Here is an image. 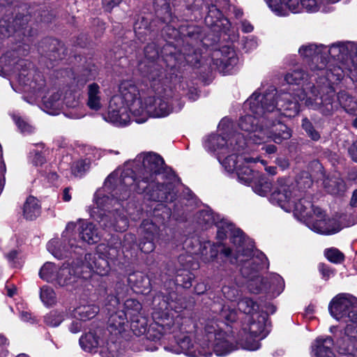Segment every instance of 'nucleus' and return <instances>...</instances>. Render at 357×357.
<instances>
[{"label": "nucleus", "instance_id": "51", "mask_svg": "<svg viewBox=\"0 0 357 357\" xmlns=\"http://www.w3.org/2000/svg\"><path fill=\"white\" fill-rule=\"evenodd\" d=\"M51 94L50 96H42L40 95L44 104L46 107H54L59 105V101L61 98V93L58 91H55L54 89L50 91Z\"/></svg>", "mask_w": 357, "mask_h": 357}, {"label": "nucleus", "instance_id": "22", "mask_svg": "<svg viewBox=\"0 0 357 357\" xmlns=\"http://www.w3.org/2000/svg\"><path fill=\"white\" fill-rule=\"evenodd\" d=\"M252 335L259 340L265 338L270 331L268 316L266 312L256 313L248 319V324L243 326Z\"/></svg>", "mask_w": 357, "mask_h": 357}, {"label": "nucleus", "instance_id": "31", "mask_svg": "<svg viewBox=\"0 0 357 357\" xmlns=\"http://www.w3.org/2000/svg\"><path fill=\"white\" fill-rule=\"evenodd\" d=\"M333 344L331 337H317L312 344V357H335L332 350Z\"/></svg>", "mask_w": 357, "mask_h": 357}, {"label": "nucleus", "instance_id": "28", "mask_svg": "<svg viewBox=\"0 0 357 357\" xmlns=\"http://www.w3.org/2000/svg\"><path fill=\"white\" fill-rule=\"evenodd\" d=\"M84 266L102 276L107 275L110 271L107 259L99 253L86 254L84 257Z\"/></svg>", "mask_w": 357, "mask_h": 357}, {"label": "nucleus", "instance_id": "61", "mask_svg": "<svg viewBox=\"0 0 357 357\" xmlns=\"http://www.w3.org/2000/svg\"><path fill=\"white\" fill-rule=\"evenodd\" d=\"M344 328V336L347 340H354L357 342V324L346 323Z\"/></svg>", "mask_w": 357, "mask_h": 357}, {"label": "nucleus", "instance_id": "58", "mask_svg": "<svg viewBox=\"0 0 357 357\" xmlns=\"http://www.w3.org/2000/svg\"><path fill=\"white\" fill-rule=\"evenodd\" d=\"M121 245L123 250L126 251L133 250L136 247L139 248V244L137 245L136 243L135 236L131 233H128L124 235Z\"/></svg>", "mask_w": 357, "mask_h": 357}, {"label": "nucleus", "instance_id": "49", "mask_svg": "<svg viewBox=\"0 0 357 357\" xmlns=\"http://www.w3.org/2000/svg\"><path fill=\"white\" fill-rule=\"evenodd\" d=\"M63 319V314L58 311H51L44 317L45 324L52 327L58 326Z\"/></svg>", "mask_w": 357, "mask_h": 357}, {"label": "nucleus", "instance_id": "4", "mask_svg": "<svg viewBox=\"0 0 357 357\" xmlns=\"http://www.w3.org/2000/svg\"><path fill=\"white\" fill-rule=\"evenodd\" d=\"M276 89L270 86L262 94L257 91L245 101L244 105L249 107L250 112L255 115L248 114L239 119V128L250 134V140L255 144L254 135L259 130H264L266 120H269V114L275 112V98Z\"/></svg>", "mask_w": 357, "mask_h": 357}, {"label": "nucleus", "instance_id": "24", "mask_svg": "<svg viewBox=\"0 0 357 357\" xmlns=\"http://www.w3.org/2000/svg\"><path fill=\"white\" fill-rule=\"evenodd\" d=\"M82 268L73 265L63 264L56 272V278L54 282L60 287H68L74 284L81 278H86L81 274Z\"/></svg>", "mask_w": 357, "mask_h": 357}, {"label": "nucleus", "instance_id": "48", "mask_svg": "<svg viewBox=\"0 0 357 357\" xmlns=\"http://www.w3.org/2000/svg\"><path fill=\"white\" fill-rule=\"evenodd\" d=\"M40 298L45 305H52L56 303V294L48 286H43L40 289Z\"/></svg>", "mask_w": 357, "mask_h": 357}, {"label": "nucleus", "instance_id": "16", "mask_svg": "<svg viewBox=\"0 0 357 357\" xmlns=\"http://www.w3.org/2000/svg\"><path fill=\"white\" fill-rule=\"evenodd\" d=\"M76 227L75 222H70L67 224L65 231L63 232V243L64 244L61 248V244L57 240H52L47 244V249L52 255L59 259H61L67 256V253L70 249L75 246V240L71 238L73 231Z\"/></svg>", "mask_w": 357, "mask_h": 357}, {"label": "nucleus", "instance_id": "42", "mask_svg": "<svg viewBox=\"0 0 357 357\" xmlns=\"http://www.w3.org/2000/svg\"><path fill=\"white\" fill-rule=\"evenodd\" d=\"M129 320L131 330L137 336H140L148 331V321L145 317L139 315Z\"/></svg>", "mask_w": 357, "mask_h": 357}, {"label": "nucleus", "instance_id": "3", "mask_svg": "<svg viewBox=\"0 0 357 357\" xmlns=\"http://www.w3.org/2000/svg\"><path fill=\"white\" fill-rule=\"evenodd\" d=\"M223 231L226 236L231 234V241L236 246V253L233 255V251L227 247L221 250V253L229 258L231 263H243L241 271L245 277L250 278L253 273L268 267V259L264 253L257 251L252 254L253 246L247 243L241 230L236 229L231 224L227 223Z\"/></svg>", "mask_w": 357, "mask_h": 357}, {"label": "nucleus", "instance_id": "5", "mask_svg": "<svg viewBox=\"0 0 357 357\" xmlns=\"http://www.w3.org/2000/svg\"><path fill=\"white\" fill-rule=\"evenodd\" d=\"M291 95L284 93L280 96V100L275 102V112L269 114V120H266L264 130H259L254 135L255 144L274 142L280 144L291 137V130L280 121H273V118L283 115L287 117L296 116L300 111V105L297 101L290 100Z\"/></svg>", "mask_w": 357, "mask_h": 357}, {"label": "nucleus", "instance_id": "9", "mask_svg": "<svg viewBox=\"0 0 357 357\" xmlns=\"http://www.w3.org/2000/svg\"><path fill=\"white\" fill-rule=\"evenodd\" d=\"M12 53H8L0 58V66L5 68V70H9L10 67L15 75L20 84L29 87L26 91L33 92L34 93H40L45 86V81L40 74L38 73L32 77V73L30 70L31 63L27 60L22 59H9Z\"/></svg>", "mask_w": 357, "mask_h": 357}, {"label": "nucleus", "instance_id": "33", "mask_svg": "<svg viewBox=\"0 0 357 357\" xmlns=\"http://www.w3.org/2000/svg\"><path fill=\"white\" fill-rule=\"evenodd\" d=\"M79 234L81 239L89 244L98 243L101 238V234L98 228L91 222H82L79 227Z\"/></svg>", "mask_w": 357, "mask_h": 357}, {"label": "nucleus", "instance_id": "2", "mask_svg": "<svg viewBox=\"0 0 357 357\" xmlns=\"http://www.w3.org/2000/svg\"><path fill=\"white\" fill-rule=\"evenodd\" d=\"M307 75L303 70H297L288 73L284 77L285 81L290 85H296L291 92H280L277 91L275 102L280 100V96L284 93L291 95V101H303L305 105L310 109L318 110L322 114L328 116L332 114L337 108V104H335V90L331 86V79L330 73L326 71V77L324 81H320L322 85H317L316 87L312 83L307 82ZM322 79L320 78V80Z\"/></svg>", "mask_w": 357, "mask_h": 357}, {"label": "nucleus", "instance_id": "11", "mask_svg": "<svg viewBox=\"0 0 357 357\" xmlns=\"http://www.w3.org/2000/svg\"><path fill=\"white\" fill-rule=\"evenodd\" d=\"M114 97H119L122 102L129 107V111L136 121L144 107V100H142L139 90L133 82L123 81L119 86V95Z\"/></svg>", "mask_w": 357, "mask_h": 357}, {"label": "nucleus", "instance_id": "57", "mask_svg": "<svg viewBox=\"0 0 357 357\" xmlns=\"http://www.w3.org/2000/svg\"><path fill=\"white\" fill-rule=\"evenodd\" d=\"M220 245H217V244H215V243H211V241H207V242H205L203 245V250L202 251V255H206L207 253H204V250H206L208 248L210 249V255H209V257H206L205 259H204V261L206 262H208V261H213L214 260L217 255H218V247Z\"/></svg>", "mask_w": 357, "mask_h": 357}, {"label": "nucleus", "instance_id": "64", "mask_svg": "<svg viewBox=\"0 0 357 357\" xmlns=\"http://www.w3.org/2000/svg\"><path fill=\"white\" fill-rule=\"evenodd\" d=\"M222 291L224 296L231 301H234L238 296V291L234 287L224 286L222 289Z\"/></svg>", "mask_w": 357, "mask_h": 357}, {"label": "nucleus", "instance_id": "47", "mask_svg": "<svg viewBox=\"0 0 357 357\" xmlns=\"http://www.w3.org/2000/svg\"><path fill=\"white\" fill-rule=\"evenodd\" d=\"M91 160L89 158L80 159L73 163L71 172L75 176H82L89 169Z\"/></svg>", "mask_w": 357, "mask_h": 357}, {"label": "nucleus", "instance_id": "37", "mask_svg": "<svg viewBox=\"0 0 357 357\" xmlns=\"http://www.w3.org/2000/svg\"><path fill=\"white\" fill-rule=\"evenodd\" d=\"M23 214L26 220H34L40 214V206L38 200L32 196L26 199L24 204Z\"/></svg>", "mask_w": 357, "mask_h": 357}, {"label": "nucleus", "instance_id": "7", "mask_svg": "<svg viewBox=\"0 0 357 357\" xmlns=\"http://www.w3.org/2000/svg\"><path fill=\"white\" fill-rule=\"evenodd\" d=\"M245 145V141L240 135L233 137L230 139L229 152L227 153L229 155L221 158L219 162L228 172L236 171L238 179L241 183L248 184L254 176L252 169L246 165L260 161L262 165H266V162L257 157L252 158L241 155L240 153Z\"/></svg>", "mask_w": 357, "mask_h": 357}, {"label": "nucleus", "instance_id": "34", "mask_svg": "<svg viewBox=\"0 0 357 357\" xmlns=\"http://www.w3.org/2000/svg\"><path fill=\"white\" fill-rule=\"evenodd\" d=\"M104 96L100 91L99 85L91 83L87 87V106L92 110L98 111L102 106Z\"/></svg>", "mask_w": 357, "mask_h": 357}, {"label": "nucleus", "instance_id": "18", "mask_svg": "<svg viewBox=\"0 0 357 357\" xmlns=\"http://www.w3.org/2000/svg\"><path fill=\"white\" fill-rule=\"evenodd\" d=\"M141 236L139 248L144 253H150L155 248L154 239L159 234L158 226L151 220H145L139 228Z\"/></svg>", "mask_w": 357, "mask_h": 357}, {"label": "nucleus", "instance_id": "55", "mask_svg": "<svg viewBox=\"0 0 357 357\" xmlns=\"http://www.w3.org/2000/svg\"><path fill=\"white\" fill-rule=\"evenodd\" d=\"M302 128L306 132L307 136L312 140L318 141L320 139V135L319 132L314 129L313 125L308 119L304 118L302 120Z\"/></svg>", "mask_w": 357, "mask_h": 357}, {"label": "nucleus", "instance_id": "15", "mask_svg": "<svg viewBox=\"0 0 357 357\" xmlns=\"http://www.w3.org/2000/svg\"><path fill=\"white\" fill-rule=\"evenodd\" d=\"M129 107L119 97H112L109 101L107 114L104 119L117 126L128 125L130 121Z\"/></svg>", "mask_w": 357, "mask_h": 357}, {"label": "nucleus", "instance_id": "20", "mask_svg": "<svg viewBox=\"0 0 357 357\" xmlns=\"http://www.w3.org/2000/svg\"><path fill=\"white\" fill-rule=\"evenodd\" d=\"M153 305L158 313L161 312L162 314L165 316L163 319L171 317L169 315V310L180 312L185 307L181 301L177 299L174 293L170 294L168 297L165 296L162 293L157 294L153 298Z\"/></svg>", "mask_w": 357, "mask_h": 357}, {"label": "nucleus", "instance_id": "27", "mask_svg": "<svg viewBox=\"0 0 357 357\" xmlns=\"http://www.w3.org/2000/svg\"><path fill=\"white\" fill-rule=\"evenodd\" d=\"M238 135V134H236L229 139ZM229 140L230 141V139ZM204 146L205 149L208 151H218V159L219 161H220L221 158H223L225 155H227V153L229 152V148L231 147L230 145H228L227 140L225 136L216 134L210 135L205 140Z\"/></svg>", "mask_w": 357, "mask_h": 357}, {"label": "nucleus", "instance_id": "8", "mask_svg": "<svg viewBox=\"0 0 357 357\" xmlns=\"http://www.w3.org/2000/svg\"><path fill=\"white\" fill-rule=\"evenodd\" d=\"M204 357H209L214 352L217 356H225L236 349L235 337L221 330L217 321L210 319L206 321L202 330Z\"/></svg>", "mask_w": 357, "mask_h": 357}, {"label": "nucleus", "instance_id": "53", "mask_svg": "<svg viewBox=\"0 0 357 357\" xmlns=\"http://www.w3.org/2000/svg\"><path fill=\"white\" fill-rule=\"evenodd\" d=\"M144 56L146 61H143V66L145 63L154 62L155 59L158 57V50L155 43H150L144 47Z\"/></svg>", "mask_w": 357, "mask_h": 357}, {"label": "nucleus", "instance_id": "63", "mask_svg": "<svg viewBox=\"0 0 357 357\" xmlns=\"http://www.w3.org/2000/svg\"><path fill=\"white\" fill-rule=\"evenodd\" d=\"M161 208H164L165 211L160 213V211H154L153 215L155 220L160 224H164L166 220H168L171 215V211H169L163 204H158Z\"/></svg>", "mask_w": 357, "mask_h": 357}, {"label": "nucleus", "instance_id": "26", "mask_svg": "<svg viewBox=\"0 0 357 357\" xmlns=\"http://www.w3.org/2000/svg\"><path fill=\"white\" fill-rule=\"evenodd\" d=\"M298 52L302 57L312 60L310 67L312 71L318 70L321 72V75L324 74V70L319 69L321 63V56H324V45L317 46L315 44L304 45L299 48Z\"/></svg>", "mask_w": 357, "mask_h": 357}, {"label": "nucleus", "instance_id": "23", "mask_svg": "<svg viewBox=\"0 0 357 357\" xmlns=\"http://www.w3.org/2000/svg\"><path fill=\"white\" fill-rule=\"evenodd\" d=\"M107 303H106V309L110 314L109 318V324L112 328L121 333L123 330L124 325L128 321L129 318L125 314L124 311H115L119 305V298L113 295L107 296Z\"/></svg>", "mask_w": 357, "mask_h": 357}, {"label": "nucleus", "instance_id": "17", "mask_svg": "<svg viewBox=\"0 0 357 357\" xmlns=\"http://www.w3.org/2000/svg\"><path fill=\"white\" fill-rule=\"evenodd\" d=\"M213 63L216 68L223 73H228L238 61L236 52L230 46H223L212 54Z\"/></svg>", "mask_w": 357, "mask_h": 357}, {"label": "nucleus", "instance_id": "30", "mask_svg": "<svg viewBox=\"0 0 357 357\" xmlns=\"http://www.w3.org/2000/svg\"><path fill=\"white\" fill-rule=\"evenodd\" d=\"M173 327L174 321L172 317H167L166 319H163L161 317L155 325L151 326L148 329L146 337L149 340L156 342L160 340L165 334L174 332V330H172Z\"/></svg>", "mask_w": 357, "mask_h": 357}, {"label": "nucleus", "instance_id": "44", "mask_svg": "<svg viewBox=\"0 0 357 357\" xmlns=\"http://www.w3.org/2000/svg\"><path fill=\"white\" fill-rule=\"evenodd\" d=\"M58 270L53 263L47 262L40 268L39 275L41 279L48 282H54Z\"/></svg>", "mask_w": 357, "mask_h": 357}, {"label": "nucleus", "instance_id": "40", "mask_svg": "<svg viewBox=\"0 0 357 357\" xmlns=\"http://www.w3.org/2000/svg\"><path fill=\"white\" fill-rule=\"evenodd\" d=\"M337 347L340 354L349 356L357 350V342L347 340L344 335L337 341Z\"/></svg>", "mask_w": 357, "mask_h": 357}, {"label": "nucleus", "instance_id": "12", "mask_svg": "<svg viewBox=\"0 0 357 357\" xmlns=\"http://www.w3.org/2000/svg\"><path fill=\"white\" fill-rule=\"evenodd\" d=\"M79 344L87 352L96 351L100 347L102 353L108 351L106 357H114L117 349V345L114 342L105 341L101 331L89 332L82 335L79 338Z\"/></svg>", "mask_w": 357, "mask_h": 357}, {"label": "nucleus", "instance_id": "35", "mask_svg": "<svg viewBox=\"0 0 357 357\" xmlns=\"http://www.w3.org/2000/svg\"><path fill=\"white\" fill-rule=\"evenodd\" d=\"M253 176L252 181L250 183V184L252 183V181L254 183L252 185L253 191L260 196H266L271 192L272 188L271 181L269 178L258 173L256 174V177L253 174ZM248 185H249V183Z\"/></svg>", "mask_w": 357, "mask_h": 357}, {"label": "nucleus", "instance_id": "43", "mask_svg": "<svg viewBox=\"0 0 357 357\" xmlns=\"http://www.w3.org/2000/svg\"><path fill=\"white\" fill-rule=\"evenodd\" d=\"M123 306V311H124L129 319L141 315L142 305L137 300L132 298L127 299Z\"/></svg>", "mask_w": 357, "mask_h": 357}, {"label": "nucleus", "instance_id": "1", "mask_svg": "<svg viewBox=\"0 0 357 357\" xmlns=\"http://www.w3.org/2000/svg\"><path fill=\"white\" fill-rule=\"evenodd\" d=\"M136 167L141 169L137 180L132 170L123 171L120 177L117 173H112L104 183L105 191H112V198L98 190L94 195L96 208L93 213L97 214L101 227L109 231H124L128 227V220L123 211L116 209L109 211L113 202L126 199L131 190L138 193L146 192L149 199L155 202H172L175 199L176 192L175 183L176 175L172 172L162 171L163 159L156 153H144L139 154L134 161Z\"/></svg>", "mask_w": 357, "mask_h": 357}, {"label": "nucleus", "instance_id": "25", "mask_svg": "<svg viewBox=\"0 0 357 357\" xmlns=\"http://www.w3.org/2000/svg\"><path fill=\"white\" fill-rule=\"evenodd\" d=\"M197 220L198 224L205 228L215 225L218 227V238L222 240L226 237V233L223 231V229L227 222L220 219L219 215H214L211 210L206 209L199 211L197 215Z\"/></svg>", "mask_w": 357, "mask_h": 357}, {"label": "nucleus", "instance_id": "6", "mask_svg": "<svg viewBox=\"0 0 357 357\" xmlns=\"http://www.w3.org/2000/svg\"><path fill=\"white\" fill-rule=\"evenodd\" d=\"M296 186L289 178H280L278 181V186L271 194V199L277 203L284 211L289 212L293 211L294 216L300 220L305 222H310L317 213L321 214V208L314 207L311 202L306 199L297 200Z\"/></svg>", "mask_w": 357, "mask_h": 357}, {"label": "nucleus", "instance_id": "13", "mask_svg": "<svg viewBox=\"0 0 357 357\" xmlns=\"http://www.w3.org/2000/svg\"><path fill=\"white\" fill-rule=\"evenodd\" d=\"M174 111V109L169 105V102L162 98L148 97L144 98V105L139 118L136 119L138 123H144L149 116L165 117Z\"/></svg>", "mask_w": 357, "mask_h": 357}, {"label": "nucleus", "instance_id": "21", "mask_svg": "<svg viewBox=\"0 0 357 357\" xmlns=\"http://www.w3.org/2000/svg\"><path fill=\"white\" fill-rule=\"evenodd\" d=\"M349 42H337L332 44L330 47L324 46V56H321V63L319 66L320 70H324V75H326V71L330 73L331 82H333L332 76L333 73L331 70L325 69L328 63V55L337 60H343L344 56L349 54L348 45Z\"/></svg>", "mask_w": 357, "mask_h": 357}, {"label": "nucleus", "instance_id": "38", "mask_svg": "<svg viewBox=\"0 0 357 357\" xmlns=\"http://www.w3.org/2000/svg\"><path fill=\"white\" fill-rule=\"evenodd\" d=\"M264 284L268 287L266 291H271L274 296H278L284 288V280L277 273H271L264 278Z\"/></svg>", "mask_w": 357, "mask_h": 357}, {"label": "nucleus", "instance_id": "39", "mask_svg": "<svg viewBox=\"0 0 357 357\" xmlns=\"http://www.w3.org/2000/svg\"><path fill=\"white\" fill-rule=\"evenodd\" d=\"M98 312L99 307L96 305H84L75 309L74 316L76 319L85 321L95 317Z\"/></svg>", "mask_w": 357, "mask_h": 357}, {"label": "nucleus", "instance_id": "29", "mask_svg": "<svg viewBox=\"0 0 357 357\" xmlns=\"http://www.w3.org/2000/svg\"><path fill=\"white\" fill-rule=\"evenodd\" d=\"M139 68L153 87L162 84L166 77L163 68L155 62L145 63L144 66L143 63H140Z\"/></svg>", "mask_w": 357, "mask_h": 357}, {"label": "nucleus", "instance_id": "45", "mask_svg": "<svg viewBox=\"0 0 357 357\" xmlns=\"http://www.w3.org/2000/svg\"><path fill=\"white\" fill-rule=\"evenodd\" d=\"M238 310L246 314L255 315L259 309L258 304L250 298H243L238 302Z\"/></svg>", "mask_w": 357, "mask_h": 357}, {"label": "nucleus", "instance_id": "50", "mask_svg": "<svg viewBox=\"0 0 357 357\" xmlns=\"http://www.w3.org/2000/svg\"><path fill=\"white\" fill-rule=\"evenodd\" d=\"M324 255L328 261L334 264H340L344 259L343 253L335 248L326 249Z\"/></svg>", "mask_w": 357, "mask_h": 357}, {"label": "nucleus", "instance_id": "56", "mask_svg": "<svg viewBox=\"0 0 357 357\" xmlns=\"http://www.w3.org/2000/svg\"><path fill=\"white\" fill-rule=\"evenodd\" d=\"M282 15H285L284 8H288L292 13H300L303 10L301 0H282Z\"/></svg>", "mask_w": 357, "mask_h": 357}, {"label": "nucleus", "instance_id": "46", "mask_svg": "<svg viewBox=\"0 0 357 357\" xmlns=\"http://www.w3.org/2000/svg\"><path fill=\"white\" fill-rule=\"evenodd\" d=\"M248 288L251 293L257 294L262 291H266L268 287L264 284V278L254 275L253 278L249 281Z\"/></svg>", "mask_w": 357, "mask_h": 357}, {"label": "nucleus", "instance_id": "52", "mask_svg": "<svg viewBox=\"0 0 357 357\" xmlns=\"http://www.w3.org/2000/svg\"><path fill=\"white\" fill-rule=\"evenodd\" d=\"M185 60L189 63H193L198 60L197 50L192 45L187 42L181 50Z\"/></svg>", "mask_w": 357, "mask_h": 357}, {"label": "nucleus", "instance_id": "36", "mask_svg": "<svg viewBox=\"0 0 357 357\" xmlns=\"http://www.w3.org/2000/svg\"><path fill=\"white\" fill-rule=\"evenodd\" d=\"M326 190L334 195H342L346 191V184L342 178L337 176L327 178L324 181Z\"/></svg>", "mask_w": 357, "mask_h": 357}, {"label": "nucleus", "instance_id": "60", "mask_svg": "<svg viewBox=\"0 0 357 357\" xmlns=\"http://www.w3.org/2000/svg\"><path fill=\"white\" fill-rule=\"evenodd\" d=\"M222 12L215 5H211L208 7V15L206 17V21L208 23L209 18H214L213 21L211 22V24H216L217 22L220 20L222 17Z\"/></svg>", "mask_w": 357, "mask_h": 357}, {"label": "nucleus", "instance_id": "41", "mask_svg": "<svg viewBox=\"0 0 357 357\" xmlns=\"http://www.w3.org/2000/svg\"><path fill=\"white\" fill-rule=\"evenodd\" d=\"M339 0H301L303 10L309 13H315L317 11L326 12V10L322 5L326 2L335 3Z\"/></svg>", "mask_w": 357, "mask_h": 357}, {"label": "nucleus", "instance_id": "54", "mask_svg": "<svg viewBox=\"0 0 357 357\" xmlns=\"http://www.w3.org/2000/svg\"><path fill=\"white\" fill-rule=\"evenodd\" d=\"M220 317L227 321L233 322L236 319L237 312L233 307L224 305L220 312Z\"/></svg>", "mask_w": 357, "mask_h": 357}, {"label": "nucleus", "instance_id": "32", "mask_svg": "<svg viewBox=\"0 0 357 357\" xmlns=\"http://www.w3.org/2000/svg\"><path fill=\"white\" fill-rule=\"evenodd\" d=\"M257 337L252 335L246 329L242 328L235 337L236 349H243L255 351L260 348L261 344Z\"/></svg>", "mask_w": 357, "mask_h": 357}, {"label": "nucleus", "instance_id": "62", "mask_svg": "<svg viewBox=\"0 0 357 357\" xmlns=\"http://www.w3.org/2000/svg\"><path fill=\"white\" fill-rule=\"evenodd\" d=\"M13 119L22 132L31 133L33 127L20 117L13 116Z\"/></svg>", "mask_w": 357, "mask_h": 357}, {"label": "nucleus", "instance_id": "14", "mask_svg": "<svg viewBox=\"0 0 357 357\" xmlns=\"http://www.w3.org/2000/svg\"><path fill=\"white\" fill-rule=\"evenodd\" d=\"M202 342V331L197 334L195 344L191 342L189 336L183 335L179 337L175 345L166 346L165 349L168 351L178 354L183 353L190 357H204Z\"/></svg>", "mask_w": 357, "mask_h": 357}, {"label": "nucleus", "instance_id": "19", "mask_svg": "<svg viewBox=\"0 0 357 357\" xmlns=\"http://www.w3.org/2000/svg\"><path fill=\"white\" fill-rule=\"evenodd\" d=\"M322 211L321 214L317 213L310 222H307V227L312 231L324 235H331L340 231L342 227L340 221L335 218H324Z\"/></svg>", "mask_w": 357, "mask_h": 357}, {"label": "nucleus", "instance_id": "10", "mask_svg": "<svg viewBox=\"0 0 357 357\" xmlns=\"http://www.w3.org/2000/svg\"><path fill=\"white\" fill-rule=\"evenodd\" d=\"M331 315L339 321L357 324V298L340 293L332 298L328 305Z\"/></svg>", "mask_w": 357, "mask_h": 357}, {"label": "nucleus", "instance_id": "59", "mask_svg": "<svg viewBox=\"0 0 357 357\" xmlns=\"http://www.w3.org/2000/svg\"><path fill=\"white\" fill-rule=\"evenodd\" d=\"M47 42L50 43V47L49 51L52 52L53 54H50V59H61L62 56L60 55V54H58V55H55L56 52L62 50L63 53H64V50H63V47L61 45V43L56 39H48L47 40Z\"/></svg>", "mask_w": 357, "mask_h": 357}]
</instances>
